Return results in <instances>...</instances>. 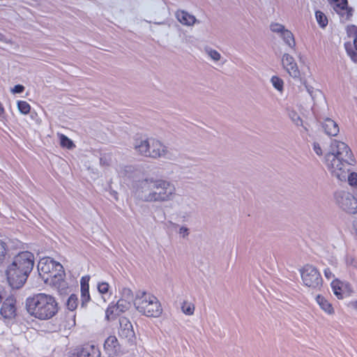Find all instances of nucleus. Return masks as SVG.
<instances>
[{"mask_svg":"<svg viewBox=\"0 0 357 357\" xmlns=\"http://www.w3.org/2000/svg\"><path fill=\"white\" fill-rule=\"evenodd\" d=\"M325 163L331 174L340 181L347 180L356 188L357 174L349 173L354 163V158L349 147L344 142L332 140L329 151L325 156Z\"/></svg>","mask_w":357,"mask_h":357,"instance_id":"nucleus-1","label":"nucleus"},{"mask_svg":"<svg viewBox=\"0 0 357 357\" xmlns=\"http://www.w3.org/2000/svg\"><path fill=\"white\" fill-rule=\"evenodd\" d=\"M135 195L145 202L162 203L172 201L176 192L175 185L165 179L152 177L139 179L133 185Z\"/></svg>","mask_w":357,"mask_h":357,"instance_id":"nucleus-2","label":"nucleus"},{"mask_svg":"<svg viewBox=\"0 0 357 357\" xmlns=\"http://www.w3.org/2000/svg\"><path fill=\"white\" fill-rule=\"evenodd\" d=\"M34 265L33 255L28 251L14 257L6 269L7 280L13 289L21 288L26 282Z\"/></svg>","mask_w":357,"mask_h":357,"instance_id":"nucleus-3","label":"nucleus"},{"mask_svg":"<svg viewBox=\"0 0 357 357\" xmlns=\"http://www.w3.org/2000/svg\"><path fill=\"white\" fill-rule=\"evenodd\" d=\"M136 310L148 317H158L162 312L159 300L146 291H138L134 299Z\"/></svg>","mask_w":357,"mask_h":357,"instance_id":"nucleus-4","label":"nucleus"},{"mask_svg":"<svg viewBox=\"0 0 357 357\" xmlns=\"http://www.w3.org/2000/svg\"><path fill=\"white\" fill-rule=\"evenodd\" d=\"M134 148L139 154L146 157L169 158L167 147L155 138L136 139Z\"/></svg>","mask_w":357,"mask_h":357,"instance_id":"nucleus-5","label":"nucleus"},{"mask_svg":"<svg viewBox=\"0 0 357 357\" xmlns=\"http://www.w3.org/2000/svg\"><path fill=\"white\" fill-rule=\"evenodd\" d=\"M303 284L313 290H321L323 279L318 269L312 265L306 264L301 270Z\"/></svg>","mask_w":357,"mask_h":357,"instance_id":"nucleus-6","label":"nucleus"},{"mask_svg":"<svg viewBox=\"0 0 357 357\" xmlns=\"http://www.w3.org/2000/svg\"><path fill=\"white\" fill-rule=\"evenodd\" d=\"M27 312L35 317L45 319V294H38L28 298L26 301Z\"/></svg>","mask_w":357,"mask_h":357,"instance_id":"nucleus-7","label":"nucleus"},{"mask_svg":"<svg viewBox=\"0 0 357 357\" xmlns=\"http://www.w3.org/2000/svg\"><path fill=\"white\" fill-rule=\"evenodd\" d=\"M335 199L342 210L351 214L357 213V200L354 195L345 191H340L336 192Z\"/></svg>","mask_w":357,"mask_h":357,"instance_id":"nucleus-8","label":"nucleus"},{"mask_svg":"<svg viewBox=\"0 0 357 357\" xmlns=\"http://www.w3.org/2000/svg\"><path fill=\"white\" fill-rule=\"evenodd\" d=\"M119 336L122 338L128 340V341H132L135 335L132 325L130 320L125 317H122L119 319Z\"/></svg>","mask_w":357,"mask_h":357,"instance_id":"nucleus-9","label":"nucleus"},{"mask_svg":"<svg viewBox=\"0 0 357 357\" xmlns=\"http://www.w3.org/2000/svg\"><path fill=\"white\" fill-rule=\"evenodd\" d=\"M282 64L291 77L294 78H298L300 77V70L292 56L287 53L284 54L282 59Z\"/></svg>","mask_w":357,"mask_h":357,"instance_id":"nucleus-10","label":"nucleus"},{"mask_svg":"<svg viewBox=\"0 0 357 357\" xmlns=\"http://www.w3.org/2000/svg\"><path fill=\"white\" fill-rule=\"evenodd\" d=\"M0 314L4 319H12L16 315L15 300L9 297L3 303L0 309Z\"/></svg>","mask_w":357,"mask_h":357,"instance_id":"nucleus-11","label":"nucleus"},{"mask_svg":"<svg viewBox=\"0 0 357 357\" xmlns=\"http://www.w3.org/2000/svg\"><path fill=\"white\" fill-rule=\"evenodd\" d=\"M64 275V271L57 273L50 271V275L46 277V284H49L50 286L58 289H63L66 287Z\"/></svg>","mask_w":357,"mask_h":357,"instance_id":"nucleus-12","label":"nucleus"},{"mask_svg":"<svg viewBox=\"0 0 357 357\" xmlns=\"http://www.w3.org/2000/svg\"><path fill=\"white\" fill-rule=\"evenodd\" d=\"M333 8L342 17L346 16L348 19L352 15L353 9L348 7L347 0H330Z\"/></svg>","mask_w":357,"mask_h":357,"instance_id":"nucleus-13","label":"nucleus"},{"mask_svg":"<svg viewBox=\"0 0 357 357\" xmlns=\"http://www.w3.org/2000/svg\"><path fill=\"white\" fill-rule=\"evenodd\" d=\"M77 357H101V353L98 346L86 344L78 349Z\"/></svg>","mask_w":357,"mask_h":357,"instance_id":"nucleus-14","label":"nucleus"},{"mask_svg":"<svg viewBox=\"0 0 357 357\" xmlns=\"http://www.w3.org/2000/svg\"><path fill=\"white\" fill-rule=\"evenodd\" d=\"M104 350L109 357L115 356L119 350V344L115 336H109L105 341Z\"/></svg>","mask_w":357,"mask_h":357,"instance_id":"nucleus-15","label":"nucleus"},{"mask_svg":"<svg viewBox=\"0 0 357 357\" xmlns=\"http://www.w3.org/2000/svg\"><path fill=\"white\" fill-rule=\"evenodd\" d=\"M331 287L334 294L339 299H342L349 294V286L347 283L342 282L340 280H333L331 282Z\"/></svg>","mask_w":357,"mask_h":357,"instance_id":"nucleus-16","label":"nucleus"},{"mask_svg":"<svg viewBox=\"0 0 357 357\" xmlns=\"http://www.w3.org/2000/svg\"><path fill=\"white\" fill-rule=\"evenodd\" d=\"M118 174L123 178L132 179L133 185L137 181L136 178H138V176L140 174V172L136 169L133 166L126 165L120 167L118 169ZM138 181L139 180H137V181Z\"/></svg>","mask_w":357,"mask_h":357,"instance_id":"nucleus-17","label":"nucleus"},{"mask_svg":"<svg viewBox=\"0 0 357 357\" xmlns=\"http://www.w3.org/2000/svg\"><path fill=\"white\" fill-rule=\"evenodd\" d=\"M176 17L179 22L186 26H192L195 23H199L194 15L183 10L176 11Z\"/></svg>","mask_w":357,"mask_h":357,"instance_id":"nucleus-18","label":"nucleus"},{"mask_svg":"<svg viewBox=\"0 0 357 357\" xmlns=\"http://www.w3.org/2000/svg\"><path fill=\"white\" fill-rule=\"evenodd\" d=\"M322 128L329 136H336L340 130L337 123L330 118H326L322 123Z\"/></svg>","mask_w":357,"mask_h":357,"instance_id":"nucleus-19","label":"nucleus"},{"mask_svg":"<svg viewBox=\"0 0 357 357\" xmlns=\"http://www.w3.org/2000/svg\"><path fill=\"white\" fill-rule=\"evenodd\" d=\"M58 304L55 298L46 294V319L54 316L58 312Z\"/></svg>","mask_w":357,"mask_h":357,"instance_id":"nucleus-20","label":"nucleus"},{"mask_svg":"<svg viewBox=\"0 0 357 357\" xmlns=\"http://www.w3.org/2000/svg\"><path fill=\"white\" fill-rule=\"evenodd\" d=\"M46 268L48 269V275H50V271H53L54 273H57L63 271V267L59 262L56 261L52 257L47 256ZM46 273H47V271Z\"/></svg>","mask_w":357,"mask_h":357,"instance_id":"nucleus-21","label":"nucleus"},{"mask_svg":"<svg viewBox=\"0 0 357 357\" xmlns=\"http://www.w3.org/2000/svg\"><path fill=\"white\" fill-rule=\"evenodd\" d=\"M316 301L320 307L328 314L334 313V310L331 304L324 296L320 295L317 296Z\"/></svg>","mask_w":357,"mask_h":357,"instance_id":"nucleus-22","label":"nucleus"},{"mask_svg":"<svg viewBox=\"0 0 357 357\" xmlns=\"http://www.w3.org/2000/svg\"><path fill=\"white\" fill-rule=\"evenodd\" d=\"M280 36L282 38L284 42L288 45L290 47L293 48L295 47L296 43L293 33L288 29H285Z\"/></svg>","mask_w":357,"mask_h":357,"instance_id":"nucleus-23","label":"nucleus"},{"mask_svg":"<svg viewBox=\"0 0 357 357\" xmlns=\"http://www.w3.org/2000/svg\"><path fill=\"white\" fill-rule=\"evenodd\" d=\"M130 305L131 301L121 298L115 305L116 310H119V312H124L130 308Z\"/></svg>","mask_w":357,"mask_h":357,"instance_id":"nucleus-24","label":"nucleus"},{"mask_svg":"<svg viewBox=\"0 0 357 357\" xmlns=\"http://www.w3.org/2000/svg\"><path fill=\"white\" fill-rule=\"evenodd\" d=\"M90 300L89 288H81V307H86Z\"/></svg>","mask_w":357,"mask_h":357,"instance_id":"nucleus-25","label":"nucleus"},{"mask_svg":"<svg viewBox=\"0 0 357 357\" xmlns=\"http://www.w3.org/2000/svg\"><path fill=\"white\" fill-rule=\"evenodd\" d=\"M315 16L319 26L322 28L326 27L328 24V20L325 14L321 11L318 10L316 11Z\"/></svg>","mask_w":357,"mask_h":357,"instance_id":"nucleus-26","label":"nucleus"},{"mask_svg":"<svg viewBox=\"0 0 357 357\" xmlns=\"http://www.w3.org/2000/svg\"><path fill=\"white\" fill-rule=\"evenodd\" d=\"M61 329V324L58 321H50L46 322V332L53 333L56 332Z\"/></svg>","mask_w":357,"mask_h":357,"instance_id":"nucleus-27","label":"nucleus"},{"mask_svg":"<svg viewBox=\"0 0 357 357\" xmlns=\"http://www.w3.org/2000/svg\"><path fill=\"white\" fill-rule=\"evenodd\" d=\"M60 144L61 146L63 148H67L68 149H72L75 146L73 144V141L70 139L68 137L64 135H60Z\"/></svg>","mask_w":357,"mask_h":357,"instance_id":"nucleus-28","label":"nucleus"},{"mask_svg":"<svg viewBox=\"0 0 357 357\" xmlns=\"http://www.w3.org/2000/svg\"><path fill=\"white\" fill-rule=\"evenodd\" d=\"M77 304H78V298H77V295L71 294L69 296V298L67 301V303H66L68 309L73 311L77 308Z\"/></svg>","mask_w":357,"mask_h":357,"instance_id":"nucleus-29","label":"nucleus"},{"mask_svg":"<svg viewBox=\"0 0 357 357\" xmlns=\"http://www.w3.org/2000/svg\"><path fill=\"white\" fill-rule=\"evenodd\" d=\"M17 108L19 111L23 114H27L31 109L29 104L24 100L17 101Z\"/></svg>","mask_w":357,"mask_h":357,"instance_id":"nucleus-30","label":"nucleus"},{"mask_svg":"<svg viewBox=\"0 0 357 357\" xmlns=\"http://www.w3.org/2000/svg\"><path fill=\"white\" fill-rule=\"evenodd\" d=\"M271 83L274 88L278 91H282L283 90L284 82L280 77L277 76H273L271 78Z\"/></svg>","mask_w":357,"mask_h":357,"instance_id":"nucleus-31","label":"nucleus"},{"mask_svg":"<svg viewBox=\"0 0 357 357\" xmlns=\"http://www.w3.org/2000/svg\"><path fill=\"white\" fill-rule=\"evenodd\" d=\"M121 298L128 300L130 301H133V294L130 289L123 287L121 291Z\"/></svg>","mask_w":357,"mask_h":357,"instance_id":"nucleus-32","label":"nucleus"},{"mask_svg":"<svg viewBox=\"0 0 357 357\" xmlns=\"http://www.w3.org/2000/svg\"><path fill=\"white\" fill-rule=\"evenodd\" d=\"M183 312L187 315H192L195 311V306L193 304L184 302L181 307Z\"/></svg>","mask_w":357,"mask_h":357,"instance_id":"nucleus-33","label":"nucleus"},{"mask_svg":"<svg viewBox=\"0 0 357 357\" xmlns=\"http://www.w3.org/2000/svg\"><path fill=\"white\" fill-rule=\"evenodd\" d=\"M112 162V155L109 153H105L100 158V164L101 166L108 167Z\"/></svg>","mask_w":357,"mask_h":357,"instance_id":"nucleus-34","label":"nucleus"},{"mask_svg":"<svg viewBox=\"0 0 357 357\" xmlns=\"http://www.w3.org/2000/svg\"><path fill=\"white\" fill-rule=\"evenodd\" d=\"M271 30L274 32L280 34V36L282 34V33L286 29L285 27L279 23H272L270 25Z\"/></svg>","mask_w":357,"mask_h":357,"instance_id":"nucleus-35","label":"nucleus"},{"mask_svg":"<svg viewBox=\"0 0 357 357\" xmlns=\"http://www.w3.org/2000/svg\"><path fill=\"white\" fill-rule=\"evenodd\" d=\"M206 52L207 54L211 58V59H213L215 61H218L221 59L220 54L215 50L209 48L206 49Z\"/></svg>","mask_w":357,"mask_h":357,"instance_id":"nucleus-36","label":"nucleus"},{"mask_svg":"<svg viewBox=\"0 0 357 357\" xmlns=\"http://www.w3.org/2000/svg\"><path fill=\"white\" fill-rule=\"evenodd\" d=\"M117 311L118 310H116L115 305H109L105 311L106 319L107 320H109L110 319H113L114 318L113 315L114 314V313L117 314Z\"/></svg>","mask_w":357,"mask_h":357,"instance_id":"nucleus-37","label":"nucleus"},{"mask_svg":"<svg viewBox=\"0 0 357 357\" xmlns=\"http://www.w3.org/2000/svg\"><path fill=\"white\" fill-rule=\"evenodd\" d=\"M109 285L107 282H102L98 284V290L101 294H107L109 291Z\"/></svg>","mask_w":357,"mask_h":357,"instance_id":"nucleus-38","label":"nucleus"},{"mask_svg":"<svg viewBox=\"0 0 357 357\" xmlns=\"http://www.w3.org/2000/svg\"><path fill=\"white\" fill-rule=\"evenodd\" d=\"M289 116L292 121L296 125V126H301L302 125V119H301L300 116L296 112H291L289 114Z\"/></svg>","mask_w":357,"mask_h":357,"instance_id":"nucleus-39","label":"nucleus"},{"mask_svg":"<svg viewBox=\"0 0 357 357\" xmlns=\"http://www.w3.org/2000/svg\"><path fill=\"white\" fill-rule=\"evenodd\" d=\"M6 258V244L0 240V264Z\"/></svg>","mask_w":357,"mask_h":357,"instance_id":"nucleus-40","label":"nucleus"},{"mask_svg":"<svg viewBox=\"0 0 357 357\" xmlns=\"http://www.w3.org/2000/svg\"><path fill=\"white\" fill-rule=\"evenodd\" d=\"M89 280H90L89 275L83 276L80 280L81 288H84V287L89 288Z\"/></svg>","mask_w":357,"mask_h":357,"instance_id":"nucleus-41","label":"nucleus"},{"mask_svg":"<svg viewBox=\"0 0 357 357\" xmlns=\"http://www.w3.org/2000/svg\"><path fill=\"white\" fill-rule=\"evenodd\" d=\"M24 89L23 85L17 84L11 89V92L13 93H21L24 91Z\"/></svg>","mask_w":357,"mask_h":357,"instance_id":"nucleus-42","label":"nucleus"},{"mask_svg":"<svg viewBox=\"0 0 357 357\" xmlns=\"http://www.w3.org/2000/svg\"><path fill=\"white\" fill-rule=\"evenodd\" d=\"M347 52L351 59L357 63V53L352 49H347Z\"/></svg>","mask_w":357,"mask_h":357,"instance_id":"nucleus-43","label":"nucleus"},{"mask_svg":"<svg viewBox=\"0 0 357 357\" xmlns=\"http://www.w3.org/2000/svg\"><path fill=\"white\" fill-rule=\"evenodd\" d=\"M313 150L318 155H322V150L319 143L314 142L313 143Z\"/></svg>","mask_w":357,"mask_h":357,"instance_id":"nucleus-44","label":"nucleus"},{"mask_svg":"<svg viewBox=\"0 0 357 357\" xmlns=\"http://www.w3.org/2000/svg\"><path fill=\"white\" fill-rule=\"evenodd\" d=\"M179 234L182 235L183 238L189 235V229L186 227H181L179 229Z\"/></svg>","mask_w":357,"mask_h":357,"instance_id":"nucleus-45","label":"nucleus"},{"mask_svg":"<svg viewBox=\"0 0 357 357\" xmlns=\"http://www.w3.org/2000/svg\"><path fill=\"white\" fill-rule=\"evenodd\" d=\"M303 84L308 92V93L310 95V96L313 98H314V93L315 92L314 90V88L311 86L307 85L305 82H303Z\"/></svg>","mask_w":357,"mask_h":357,"instance_id":"nucleus-46","label":"nucleus"},{"mask_svg":"<svg viewBox=\"0 0 357 357\" xmlns=\"http://www.w3.org/2000/svg\"><path fill=\"white\" fill-rule=\"evenodd\" d=\"M324 275H325V277L328 280H330L334 277V275L333 274V273L331 272V271L329 268H326L324 270Z\"/></svg>","mask_w":357,"mask_h":357,"instance_id":"nucleus-47","label":"nucleus"},{"mask_svg":"<svg viewBox=\"0 0 357 357\" xmlns=\"http://www.w3.org/2000/svg\"><path fill=\"white\" fill-rule=\"evenodd\" d=\"M43 259H42L39 261V263H38V271H39V275H40V276L42 275L41 272H43V269H44V268H45V262H43V261H42V260H43Z\"/></svg>","mask_w":357,"mask_h":357,"instance_id":"nucleus-48","label":"nucleus"},{"mask_svg":"<svg viewBox=\"0 0 357 357\" xmlns=\"http://www.w3.org/2000/svg\"><path fill=\"white\" fill-rule=\"evenodd\" d=\"M351 29L355 32L356 33V36L354 38V47L356 48V50H357V26H352Z\"/></svg>","mask_w":357,"mask_h":357,"instance_id":"nucleus-49","label":"nucleus"},{"mask_svg":"<svg viewBox=\"0 0 357 357\" xmlns=\"http://www.w3.org/2000/svg\"><path fill=\"white\" fill-rule=\"evenodd\" d=\"M4 113V108L2 104L0 102V116H1Z\"/></svg>","mask_w":357,"mask_h":357,"instance_id":"nucleus-50","label":"nucleus"},{"mask_svg":"<svg viewBox=\"0 0 357 357\" xmlns=\"http://www.w3.org/2000/svg\"><path fill=\"white\" fill-rule=\"evenodd\" d=\"M2 293H3V290H2V289L0 287V304L2 303V301H3V296H2Z\"/></svg>","mask_w":357,"mask_h":357,"instance_id":"nucleus-51","label":"nucleus"},{"mask_svg":"<svg viewBox=\"0 0 357 357\" xmlns=\"http://www.w3.org/2000/svg\"><path fill=\"white\" fill-rule=\"evenodd\" d=\"M112 195H113V197H114V198L115 199H118V197H117V192H114H114L112 193Z\"/></svg>","mask_w":357,"mask_h":357,"instance_id":"nucleus-52","label":"nucleus"},{"mask_svg":"<svg viewBox=\"0 0 357 357\" xmlns=\"http://www.w3.org/2000/svg\"><path fill=\"white\" fill-rule=\"evenodd\" d=\"M112 195H113V197H114V198L115 199H118V197H117V192H114H114L112 193Z\"/></svg>","mask_w":357,"mask_h":357,"instance_id":"nucleus-53","label":"nucleus"},{"mask_svg":"<svg viewBox=\"0 0 357 357\" xmlns=\"http://www.w3.org/2000/svg\"><path fill=\"white\" fill-rule=\"evenodd\" d=\"M354 192L355 194L354 197L356 198V200H357V186L356 187Z\"/></svg>","mask_w":357,"mask_h":357,"instance_id":"nucleus-54","label":"nucleus"},{"mask_svg":"<svg viewBox=\"0 0 357 357\" xmlns=\"http://www.w3.org/2000/svg\"><path fill=\"white\" fill-rule=\"evenodd\" d=\"M353 305L357 310V300L353 303Z\"/></svg>","mask_w":357,"mask_h":357,"instance_id":"nucleus-55","label":"nucleus"}]
</instances>
